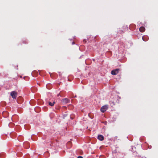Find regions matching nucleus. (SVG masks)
<instances>
[{
  "mask_svg": "<svg viewBox=\"0 0 158 158\" xmlns=\"http://www.w3.org/2000/svg\"><path fill=\"white\" fill-rule=\"evenodd\" d=\"M17 93L15 91H13L10 93V95L13 99H16L17 97Z\"/></svg>",
  "mask_w": 158,
  "mask_h": 158,
  "instance_id": "1",
  "label": "nucleus"
},
{
  "mask_svg": "<svg viewBox=\"0 0 158 158\" xmlns=\"http://www.w3.org/2000/svg\"><path fill=\"white\" fill-rule=\"evenodd\" d=\"M119 69H116L111 71V73L112 75H116L118 74L119 71Z\"/></svg>",
  "mask_w": 158,
  "mask_h": 158,
  "instance_id": "2",
  "label": "nucleus"
},
{
  "mask_svg": "<svg viewBox=\"0 0 158 158\" xmlns=\"http://www.w3.org/2000/svg\"><path fill=\"white\" fill-rule=\"evenodd\" d=\"M107 109V106L106 105L102 106L100 110L101 112L104 113Z\"/></svg>",
  "mask_w": 158,
  "mask_h": 158,
  "instance_id": "3",
  "label": "nucleus"
},
{
  "mask_svg": "<svg viewBox=\"0 0 158 158\" xmlns=\"http://www.w3.org/2000/svg\"><path fill=\"white\" fill-rule=\"evenodd\" d=\"M61 101L64 104L69 103L70 102V100L67 98H63Z\"/></svg>",
  "mask_w": 158,
  "mask_h": 158,
  "instance_id": "4",
  "label": "nucleus"
},
{
  "mask_svg": "<svg viewBox=\"0 0 158 158\" xmlns=\"http://www.w3.org/2000/svg\"><path fill=\"white\" fill-rule=\"evenodd\" d=\"M98 139L101 140L102 141L104 140V137L102 135H99L98 137Z\"/></svg>",
  "mask_w": 158,
  "mask_h": 158,
  "instance_id": "5",
  "label": "nucleus"
},
{
  "mask_svg": "<svg viewBox=\"0 0 158 158\" xmlns=\"http://www.w3.org/2000/svg\"><path fill=\"white\" fill-rule=\"evenodd\" d=\"M145 28L143 27H141L139 28V31L142 32H144L145 31Z\"/></svg>",
  "mask_w": 158,
  "mask_h": 158,
  "instance_id": "6",
  "label": "nucleus"
},
{
  "mask_svg": "<svg viewBox=\"0 0 158 158\" xmlns=\"http://www.w3.org/2000/svg\"><path fill=\"white\" fill-rule=\"evenodd\" d=\"M142 39L144 41H146L148 40V36H143Z\"/></svg>",
  "mask_w": 158,
  "mask_h": 158,
  "instance_id": "7",
  "label": "nucleus"
},
{
  "mask_svg": "<svg viewBox=\"0 0 158 158\" xmlns=\"http://www.w3.org/2000/svg\"><path fill=\"white\" fill-rule=\"evenodd\" d=\"M48 104L50 106H53L54 105V104L55 103V102H53V103H52L50 102H48Z\"/></svg>",
  "mask_w": 158,
  "mask_h": 158,
  "instance_id": "8",
  "label": "nucleus"
},
{
  "mask_svg": "<svg viewBox=\"0 0 158 158\" xmlns=\"http://www.w3.org/2000/svg\"><path fill=\"white\" fill-rule=\"evenodd\" d=\"M8 114V112L7 111L3 112V113H2V114Z\"/></svg>",
  "mask_w": 158,
  "mask_h": 158,
  "instance_id": "9",
  "label": "nucleus"
},
{
  "mask_svg": "<svg viewBox=\"0 0 158 158\" xmlns=\"http://www.w3.org/2000/svg\"><path fill=\"white\" fill-rule=\"evenodd\" d=\"M77 158H83V157L81 156H79L77 157Z\"/></svg>",
  "mask_w": 158,
  "mask_h": 158,
  "instance_id": "10",
  "label": "nucleus"
},
{
  "mask_svg": "<svg viewBox=\"0 0 158 158\" xmlns=\"http://www.w3.org/2000/svg\"><path fill=\"white\" fill-rule=\"evenodd\" d=\"M71 119H73V118H72L71 117Z\"/></svg>",
  "mask_w": 158,
  "mask_h": 158,
  "instance_id": "11",
  "label": "nucleus"
}]
</instances>
